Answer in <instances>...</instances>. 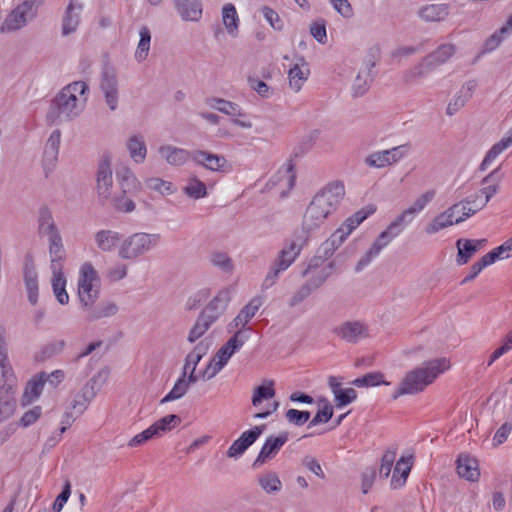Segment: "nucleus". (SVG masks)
<instances>
[{
	"mask_svg": "<svg viewBox=\"0 0 512 512\" xmlns=\"http://www.w3.org/2000/svg\"><path fill=\"white\" fill-rule=\"evenodd\" d=\"M288 439L289 433L286 431L281 432L277 436L271 435L267 437L258 456L254 460L252 467L258 468L265 464L267 461L273 459L284 446V444L288 441Z\"/></svg>",
	"mask_w": 512,
	"mask_h": 512,
	"instance_id": "obj_15",
	"label": "nucleus"
},
{
	"mask_svg": "<svg viewBox=\"0 0 512 512\" xmlns=\"http://www.w3.org/2000/svg\"><path fill=\"white\" fill-rule=\"evenodd\" d=\"M501 179L502 174L500 173L499 168L494 169L489 175L483 178L482 185H484V187L479 190L482 199L479 201V204L476 205L479 210H481L498 192L499 182Z\"/></svg>",
	"mask_w": 512,
	"mask_h": 512,
	"instance_id": "obj_24",
	"label": "nucleus"
},
{
	"mask_svg": "<svg viewBox=\"0 0 512 512\" xmlns=\"http://www.w3.org/2000/svg\"><path fill=\"white\" fill-rule=\"evenodd\" d=\"M308 236L300 237L297 241H292L288 246H285L278 254L276 259L279 266L282 268H289L291 264L299 256L303 245L307 242Z\"/></svg>",
	"mask_w": 512,
	"mask_h": 512,
	"instance_id": "obj_28",
	"label": "nucleus"
},
{
	"mask_svg": "<svg viewBox=\"0 0 512 512\" xmlns=\"http://www.w3.org/2000/svg\"><path fill=\"white\" fill-rule=\"evenodd\" d=\"M118 312V306L114 302L102 303L95 309L91 310L87 319L95 321L101 318L110 317Z\"/></svg>",
	"mask_w": 512,
	"mask_h": 512,
	"instance_id": "obj_52",
	"label": "nucleus"
},
{
	"mask_svg": "<svg viewBox=\"0 0 512 512\" xmlns=\"http://www.w3.org/2000/svg\"><path fill=\"white\" fill-rule=\"evenodd\" d=\"M397 235H399V230L390 229V225L385 231L381 232L373 243L372 247L358 261L355 267L356 272H360L366 266H368L370 262L379 255L381 250L386 247Z\"/></svg>",
	"mask_w": 512,
	"mask_h": 512,
	"instance_id": "obj_18",
	"label": "nucleus"
},
{
	"mask_svg": "<svg viewBox=\"0 0 512 512\" xmlns=\"http://www.w3.org/2000/svg\"><path fill=\"white\" fill-rule=\"evenodd\" d=\"M130 157L135 163H143L147 155L144 137L140 134L131 135L126 143Z\"/></svg>",
	"mask_w": 512,
	"mask_h": 512,
	"instance_id": "obj_31",
	"label": "nucleus"
},
{
	"mask_svg": "<svg viewBox=\"0 0 512 512\" xmlns=\"http://www.w3.org/2000/svg\"><path fill=\"white\" fill-rule=\"evenodd\" d=\"M276 394L273 380H266L264 384L254 388L252 395V405L260 406L263 401L272 399Z\"/></svg>",
	"mask_w": 512,
	"mask_h": 512,
	"instance_id": "obj_42",
	"label": "nucleus"
},
{
	"mask_svg": "<svg viewBox=\"0 0 512 512\" xmlns=\"http://www.w3.org/2000/svg\"><path fill=\"white\" fill-rule=\"evenodd\" d=\"M324 406L322 409L318 410L315 416L310 420L308 424V428H312L316 425L327 423L333 416V407L332 405L327 401L323 400Z\"/></svg>",
	"mask_w": 512,
	"mask_h": 512,
	"instance_id": "obj_60",
	"label": "nucleus"
},
{
	"mask_svg": "<svg viewBox=\"0 0 512 512\" xmlns=\"http://www.w3.org/2000/svg\"><path fill=\"white\" fill-rule=\"evenodd\" d=\"M180 423L181 418L178 415L170 414L159 419L154 424H152V426L154 427V429H156L158 436H161L163 433L172 430Z\"/></svg>",
	"mask_w": 512,
	"mask_h": 512,
	"instance_id": "obj_56",
	"label": "nucleus"
},
{
	"mask_svg": "<svg viewBox=\"0 0 512 512\" xmlns=\"http://www.w3.org/2000/svg\"><path fill=\"white\" fill-rule=\"evenodd\" d=\"M160 241L159 233H133L122 241L118 256L123 260H135L155 249Z\"/></svg>",
	"mask_w": 512,
	"mask_h": 512,
	"instance_id": "obj_8",
	"label": "nucleus"
},
{
	"mask_svg": "<svg viewBox=\"0 0 512 512\" xmlns=\"http://www.w3.org/2000/svg\"><path fill=\"white\" fill-rule=\"evenodd\" d=\"M184 192L193 199H200L207 195L206 185L197 178H191L184 187Z\"/></svg>",
	"mask_w": 512,
	"mask_h": 512,
	"instance_id": "obj_58",
	"label": "nucleus"
},
{
	"mask_svg": "<svg viewBox=\"0 0 512 512\" xmlns=\"http://www.w3.org/2000/svg\"><path fill=\"white\" fill-rule=\"evenodd\" d=\"M262 299L260 297L252 298L239 312V314L228 324V331L232 332L235 329L245 330L246 333L251 330L250 327L246 328L248 322L255 316L259 308L262 306Z\"/></svg>",
	"mask_w": 512,
	"mask_h": 512,
	"instance_id": "obj_20",
	"label": "nucleus"
},
{
	"mask_svg": "<svg viewBox=\"0 0 512 512\" xmlns=\"http://www.w3.org/2000/svg\"><path fill=\"white\" fill-rule=\"evenodd\" d=\"M140 40L135 52V58L141 62L144 61L149 53L151 32L147 26H142L139 31Z\"/></svg>",
	"mask_w": 512,
	"mask_h": 512,
	"instance_id": "obj_50",
	"label": "nucleus"
},
{
	"mask_svg": "<svg viewBox=\"0 0 512 512\" xmlns=\"http://www.w3.org/2000/svg\"><path fill=\"white\" fill-rule=\"evenodd\" d=\"M418 15L426 22L443 21L449 15V7L446 4L425 5L421 7Z\"/></svg>",
	"mask_w": 512,
	"mask_h": 512,
	"instance_id": "obj_32",
	"label": "nucleus"
},
{
	"mask_svg": "<svg viewBox=\"0 0 512 512\" xmlns=\"http://www.w3.org/2000/svg\"><path fill=\"white\" fill-rule=\"evenodd\" d=\"M449 367L450 362L446 358H436L424 362L405 375L399 387L392 394V399L396 400L402 395H413L422 392L439 374L449 369Z\"/></svg>",
	"mask_w": 512,
	"mask_h": 512,
	"instance_id": "obj_2",
	"label": "nucleus"
},
{
	"mask_svg": "<svg viewBox=\"0 0 512 512\" xmlns=\"http://www.w3.org/2000/svg\"><path fill=\"white\" fill-rule=\"evenodd\" d=\"M82 109L78 96L60 90L50 104L46 119L51 125H60L78 117Z\"/></svg>",
	"mask_w": 512,
	"mask_h": 512,
	"instance_id": "obj_6",
	"label": "nucleus"
},
{
	"mask_svg": "<svg viewBox=\"0 0 512 512\" xmlns=\"http://www.w3.org/2000/svg\"><path fill=\"white\" fill-rule=\"evenodd\" d=\"M374 212V208L367 207L348 217L343 222V224L330 236V238H328L320 245V247L317 249V253L325 261L328 260L351 234V232Z\"/></svg>",
	"mask_w": 512,
	"mask_h": 512,
	"instance_id": "obj_4",
	"label": "nucleus"
},
{
	"mask_svg": "<svg viewBox=\"0 0 512 512\" xmlns=\"http://www.w3.org/2000/svg\"><path fill=\"white\" fill-rule=\"evenodd\" d=\"M66 346L65 340H54L45 344L35 356L37 361L43 362L60 354Z\"/></svg>",
	"mask_w": 512,
	"mask_h": 512,
	"instance_id": "obj_48",
	"label": "nucleus"
},
{
	"mask_svg": "<svg viewBox=\"0 0 512 512\" xmlns=\"http://www.w3.org/2000/svg\"><path fill=\"white\" fill-rule=\"evenodd\" d=\"M100 89L103 93L105 103L111 111L118 108L119 91L116 70L111 66H104L101 74Z\"/></svg>",
	"mask_w": 512,
	"mask_h": 512,
	"instance_id": "obj_12",
	"label": "nucleus"
},
{
	"mask_svg": "<svg viewBox=\"0 0 512 512\" xmlns=\"http://www.w3.org/2000/svg\"><path fill=\"white\" fill-rule=\"evenodd\" d=\"M191 159L197 165L203 166L210 171L222 172L227 165V160L224 156L204 150L192 151Z\"/></svg>",
	"mask_w": 512,
	"mask_h": 512,
	"instance_id": "obj_21",
	"label": "nucleus"
},
{
	"mask_svg": "<svg viewBox=\"0 0 512 512\" xmlns=\"http://www.w3.org/2000/svg\"><path fill=\"white\" fill-rule=\"evenodd\" d=\"M38 235L47 237L50 260L65 259L66 251L62 236L56 225L52 211L48 206H41L38 210Z\"/></svg>",
	"mask_w": 512,
	"mask_h": 512,
	"instance_id": "obj_5",
	"label": "nucleus"
},
{
	"mask_svg": "<svg viewBox=\"0 0 512 512\" xmlns=\"http://www.w3.org/2000/svg\"><path fill=\"white\" fill-rule=\"evenodd\" d=\"M456 52L453 44L440 45L435 51L426 55L420 63L407 70L403 75L405 83H411L417 78H423L440 65L446 63Z\"/></svg>",
	"mask_w": 512,
	"mask_h": 512,
	"instance_id": "obj_7",
	"label": "nucleus"
},
{
	"mask_svg": "<svg viewBox=\"0 0 512 512\" xmlns=\"http://www.w3.org/2000/svg\"><path fill=\"white\" fill-rule=\"evenodd\" d=\"M232 290L231 286L219 290L200 313L215 323L225 313L231 301Z\"/></svg>",
	"mask_w": 512,
	"mask_h": 512,
	"instance_id": "obj_16",
	"label": "nucleus"
},
{
	"mask_svg": "<svg viewBox=\"0 0 512 512\" xmlns=\"http://www.w3.org/2000/svg\"><path fill=\"white\" fill-rule=\"evenodd\" d=\"M258 484L267 494H277L282 489V482L273 471L261 474L258 477Z\"/></svg>",
	"mask_w": 512,
	"mask_h": 512,
	"instance_id": "obj_40",
	"label": "nucleus"
},
{
	"mask_svg": "<svg viewBox=\"0 0 512 512\" xmlns=\"http://www.w3.org/2000/svg\"><path fill=\"white\" fill-rule=\"evenodd\" d=\"M412 460L413 457H404L402 456L395 464L396 472H401V476L396 477L392 475L390 486L393 489L401 488L408 478V475L412 468Z\"/></svg>",
	"mask_w": 512,
	"mask_h": 512,
	"instance_id": "obj_36",
	"label": "nucleus"
},
{
	"mask_svg": "<svg viewBox=\"0 0 512 512\" xmlns=\"http://www.w3.org/2000/svg\"><path fill=\"white\" fill-rule=\"evenodd\" d=\"M101 377V372L97 375H94L75 395L74 399L70 403L67 409L80 416L87 409L89 403L95 398L97 395L96 383L98 379Z\"/></svg>",
	"mask_w": 512,
	"mask_h": 512,
	"instance_id": "obj_14",
	"label": "nucleus"
},
{
	"mask_svg": "<svg viewBox=\"0 0 512 512\" xmlns=\"http://www.w3.org/2000/svg\"><path fill=\"white\" fill-rule=\"evenodd\" d=\"M457 473L468 481H477L480 476L477 460L469 455H460L457 459Z\"/></svg>",
	"mask_w": 512,
	"mask_h": 512,
	"instance_id": "obj_29",
	"label": "nucleus"
},
{
	"mask_svg": "<svg viewBox=\"0 0 512 512\" xmlns=\"http://www.w3.org/2000/svg\"><path fill=\"white\" fill-rule=\"evenodd\" d=\"M335 403L336 407H344L350 403H352L357 398V392L353 388H341L338 391H335Z\"/></svg>",
	"mask_w": 512,
	"mask_h": 512,
	"instance_id": "obj_62",
	"label": "nucleus"
},
{
	"mask_svg": "<svg viewBox=\"0 0 512 512\" xmlns=\"http://www.w3.org/2000/svg\"><path fill=\"white\" fill-rule=\"evenodd\" d=\"M249 334L245 330L239 329L234 335L217 351L213 357V361L219 359L225 365L231 356L236 353L247 341Z\"/></svg>",
	"mask_w": 512,
	"mask_h": 512,
	"instance_id": "obj_22",
	"label": "nucleus"
},
{
	"mask_svg": "<svg viewBox=\"0 0 512 512\" xmlns=\"http://www.w3.org/2000/svg\"><path fill=\"white\" fill-rule=\"evenodd\" d=\"M510 145H512V129L508 132L506 137L502 138L499 142L494 144L487 152L482 163L480 164V170H486L487 167L496 159V157Z\"/></svg>",
	"mask_w": 512,
	"mask_h": 512,
	"instance_id": "obj_37",
	"label": "nucleus"
},
{
	"mask_svg": "<svg viewBox=\"0 0 512 512\" xmlns=\"http://www.w3.org/2000/svg\"><path fill=\"white\" fill-rule=\"evenodd\" d=\"M213 101L217 105H212V106L214 108H216L218 111H220V112H222L224 114H227V115L232 116V117H235V116H239V117L245 116L244 113L242 112L241 108L239 107V105H237L234 102H231V101H228V100H224V99H221V98H214Z\"/></svg>",
	"mask_w": 512,
	"mask_h": 512,
	"instance_id": "obj_57",
	"label": "nucleus"
},
{
	"mask_svg": "<svg viewBox=\"0 0 512 512\" xmlns=\"http://www.w3.org/2000/svg\"><path fill=\"white\" fill-rule=\"evenodd\" d=\"M309 411H302L297 409H289L285 413V418L288 423L295 426H302L310 419Z\"/></svg>",
	"mask_w": 512,
	"mask_h": 512,
	"instance_id": "obj_63",
	"label": "nucleus"
},
{
	"mask_svg": "<svg viewBox=\"0 0 512 512\" xmlns=\"http://www.w3.org/2000/svg\"><path fill=\"white\" fill-rule=\"evenodd\" d=\"M41 0H25L17 5L5 18L0 26L1 33L15 32L27 25L37 16Z\"/></svg>",
	"mask_w": 512,
	"mask_h": 512,
	"instance_id": "obj_9",
	"label": "nucleus"
},
{
	"mask_svg": "<svg viewBox=\"0 0 512 512\" xmlns=\"http://www.w3.org/2000/svg\"><path fill=\"white\" fill-rule=\"evenodd\" d=\"M512 31V27L508 24V20L506 21V24L500 28L498 31H496L494 34H492L484 44V50L486 52H491L495 50L503 41V39L506 37V35L509 34V32Z\"/></svg>",
	"mask_w": 512,
	"mask_h": 512,
	"instance_id": "obj_53",
	"label": "nucleus"
},
{
	"mask_svg": "<svg viewBox=\"0 0 512 512\" xmlns=\"http://www.w3.org/2000/svg\"><path fill=\"white\" fill-rule=\"evenodd\" d=\"M451 207H457V211H454L455 224L465 221L467 218L480 211L477 206H475V208L469 206V201H460Z\"/></svg>",
	"mask_w": 512,
	"mask_h": 512,
	"instance_id": "obj_59",
	"label": "nucleus"
},
{
	"mask_svg": "<svg viewBox=\"0 0 512 512\" xmlns=\"http://www.w3.org/2000/svg\"><path fill=\"white\" fill-rule=\"evenodd\" d=\"M222 20L228 33L232 36H236L238 31L239 17L233 4L228 3L223 6Z\"/></svg>",
	"mask_w": 512,
	"mask_h": 512,
	"instance_id": "obj_44",
	"label": "nucleus"
},
{
	"mask_svg": "<svg viewBox=\"0 0 512 512\" xmlns=\"http://www.w3.org/2000/svg\"><path fill=\"white\" fill-rule=\"evenodd\" d=\"M133 196L132 194H123L122 192L114 191L111 194L110 199H108L107 203H110L111 206L118 212L130 213L135 209V203L130 198Z\"/></svg>",
	"mask_w": 512,
	"mask_h": 512,
	"instance_id": "obj_39",
	"label": "nucleus"
},
{
	"mask_svg": "<svg viewBox=\"0 0 512 512\" xmlns=\"http://www.w3.org/2000/svg\"><path fill=\"white\" fill-rule=\"evenodd\" d=\"M188 371H185L183 369V372L181 376L178 378L176 383L174 384L173 388L170 390V392L161 399L160 403L164 404L170 401H174L177 399L182 398L188 391V383H186V376Z\"/></svg>",
	"mask_w": 512,
	"mask_h": 512,
	"instance_id": "obj_47",
	"label": "nucleus"
},
{
	"mask_svg": "<svg viewBox=\"0 0 512 512\" xmlns=\"http://www.w3.org/2000/svg\"><path fill=\"white\" fill-rule=\"evenodd\" d=\"M380 57V48L378 46L371 47L367 59L365 60L364 67L358 72L352 84V96L354 98L365 95L374 80L372 69L375 67Z\"/></svg>",
	"mask_w": 512,
	"mask_h": 512,
	"instance_id": "obj_11",
	"label": "nucleus"
},
{
	"mask_svg": "<svg viewBox=\"0 0 512 512\" xmlns=\"http://www.w3.org/2000/svg\"><path fill=\"white\" fill-rule=\"evenodd\" d=\"M455 210L457 211V207H449L446 211L437 215L432 220V222L429 223L425 227V232L429 235L435 234L438 231L455 224V220H454V211Z\"/></svg>",
	"mask_w": 512,
	"mask_h": 512,
	"instance_id": "obj_33",
	"label": "nucleus"
},
{
	"mask_svg": "<svg viewBox=\"0 0 512 512\" xmlns=\"http://www.w3.org/2000/svg\"><path fill=\"white\" fill-rule=\"evenodd\" d=\"M214 324L213 321L207 319L202 313H200L190 329L188 333L187 340L189 343L196 342L199 338H201Z\"/></svg>",
	"mask_w": 512,
	"mask_h": 512,
	"instance_id": "obj_45",
	"label": "nucleus"
},
{
	"mask_svg": "<svg viewBox=\"0 0 512 512\" xmlns=\"http://www.w3.org/2000/svg\"><path fill=\"white\" fill-rule=\"evenodd\" d=\"M313 289L310 287V285L305 282L303 285L299 287V289L293 294V296L290 298L288 305L289 307L293 308L302 303L305 299H307L312 293Z\"/></svg>",
	"mask_w": 512,
	"mask_h": 512,
	"instance_id": "obj_64",
	"label": "nucleus"
},
{
	"mask_svg": "<svg viewBox=\"0 0 512 512\" xmlns=\"http://www.w3.org/2000/svg\"><path fill=\"white\" fill-rule=\"evenodd\" d=\"M113 186V172L109 158H103L98 165L96 173V190L102 205L110 199Z\"/></svg>",
	"mask_w": 512,
	"mask_h": 512,
	"instance_id": "obj_13",
	"label": "nucleus"
},
{
	"mask_svg": "<svg viewBox=\"0 0 512 512\" xmlns=\"http://www.w3.org/2000/svg\"><path fill=\"white\" fill-rule=\"evenodd\" d=\"M510 145H512V129L508 132L506 137L502 138L499 142L494 144L487 152L482 163L480 164V170H486L487 167L496 159V157Z\"/></svg>",
	"mask_w": 512,
	"mask_h": 512,
	"instance_id": "obj_38",
	"label": "nucleus"
},
{
	"mask_svg": "<svg viewBox=\"0 0 512 512\" xmlns=\"http://www.w3.org/2000/svg\"><path fill=\"white\" fill-rule=\"evenodd\" d=\"M44 385V372H40L33 376L25 387L22 396L23 405L30 404L33 400L37 399L41 395Z\"/></svg>",
	"mask_w": 512,
	"mask_h": 512,
	"instance_id": "obj_34",
	"label": "nucleus"
},
{
	"mask_svg": "<svg viewBox=\"0 0 512 512\" xmlns=\"http://www.w3.org/2000/svg\"><path fill=\"white\" fill-rule=\"evenodd\" d=\"M192 151L178 148L172 145H163L159 148V154L170 165L180 166L191 159Z\"/></svg>",
	"mask_w": 512,
	"mask_h": 512,
	"instance_id": "obj_30",
	"label": "nucleus"
},
{
	"mask_svg": "<svg viewBox=\"0 0 512 512\" xmlns=\"http://www.w3.org/2000/svg\"><path fill=\"white\" fill-rule=\"evenodd\" d=\"M208 347L204 345L202 342L198 343L191 352L185 358L184 370L188 371L190 368V363L194 365H198L201 361L202 357L207 353Z\"/></svg>",
	"mask_w": 512,
	"mask_h": 512,
	"instance_id": "obj_61",
	"label": "nucleus"
},
{
	"mask_svg": "<svg viewBox=\"0 0 512 512\" xmlns=\"http://www.w3.org/2000/svg\"><path fill=\"white\" fill-rule=\"evenodd\" d=\"M309 74V67L303 68L293 65L288 71L290 88L295 92H299L303 84L307 81Z\"/></svg>",
	"mask_w": 512,
	"mask_h": 512,
	"instance_id": "obj_41",
	"label": "nucleus"
},
{
	"mask_svg": "<svg viewBox=\"0 0 512 512\" xmlns=\"http://www.w3.org/2000/svg\"><path fill=\"white\" fill-rule=\"evenodd\" d=\"M458 254L456 262L458 265L468 263L471 257L477 252V248L471 239H458L456 242Z\"/></svg>",
	"mask_w": 512,
	"mask_h": 512,
	"instance_id": "obj_46",
	"label": "nucleus"
},
{
	"mask_svg": "<svg viewBox=\"0 0 512 512\" xmlns=\"http://www.w3.org/2000/svg\"><path fill=\"white\" fill-rule=\"evenodd\" d=\"M98 280V273L93 265L84 263L78 280V297L84 309H90L99 297V290L93 285Z\"/></svg>",
	"mask_w": 512,
	"mask_h": 512,
	"instance_id": "obj_10",
	"label": "nucleus"
},
{
	"mask_svg": "<svg viewBox=\"0 0 512 512\" xmlns=\"http://www.w3.org/2000/svg\"><path fill=\"white\" fill-rule=\"evenodd\" d=\"M351 384L360 388L373 387L378 385H389L390 383L384 380V374L382 372L375 371L354 379Z\"/></svg>",
	"mask_w": 512,
	"mask_h": 512,
	"instance_id": "obj_49",
	"label": "nucleus"
},
{
	"mask_svg": "<svg viewBox=\"0 0 512 512\" xmlns=\"http://www.w3.org/2000/svg\"><path fill=\"white\" fill-rule=\"evenodd\" d=\"M396 453H397L396 447L389 448L384 452V454L381 458V463H380L379 472H378L380 478L386 479L389 477L392 467H393V464L396 459Z\"/></svg>",
	"mask_w": 512,
	"mask_h": 512,
	"instance_id": "obj_54",
	"label": "nucleus"
},
{
	"mask_svg": "<svg viewBox=\"0 0 512 512\" xmlns=\"http://www.w3.org/2000/svg\"><path fill=\"white\" fill-rule=\"evenodd\" d=\"M254 442L255 439L248 430L243 432L241 436L236 439L229 447L227 450V456L230 458H235L242 455Z\"/></svg>",
	"mask_w": 512,
	"mask_h": 512,
	"instance_id": "obj_43",
	"label": "nucleus"
},
{
	"mask_svg": "<svg viewBox=\"0 0 512 512\" xmlns=\"http://www.w3.org/2000/svg\"><path fill=\"white\" fill-rule=\"evenodd\" d=\"M121 239V235L113 230H100L95 234V243L99 250L103 252L112 251Z\"/></svg>",
	"mask_w": 512,
	"mask_h": 512,
	"instance_id": "obj_35",
	"label": "nucleus"
},
{
	"mask_svg": "<svg viewBox=\"0 0 512 512\" xmlns=\"http://www.w3.org/2000/svg\"><path fill=\"white\" fill-rule=\"evenodd\" d=\"M334 267L335 266L333 262L328 263L320 270L315 271V274H313L306 282L314 291L319 289L332 275Z\"/></svg>",
	"mask_w": 512,
	"mask_h": 512,
	"instance_id": "obj_51",
	"label": "nucleus"
},
{
	"mask_svg": "<svg viewBox=\"0 0 512 512\" xmlns=\"http://www.w3.org/2000/svg\"><path fill=\"white\" fill-rule=\"evenodd\" d=\"M345 194L341 182H332L321 189L308 204L301 223L302 232L309 236L319 230L338 208Z\"/></svg>",
	"mask_w": 512,
	"mask_h": 512,
	"instance_id": "obj_1",
	"label": "nucleus"
},
{
	"mask_svg": "<svg viewBox=\"0 0 512 512\" xmlns=\"http://www.w3.org/2000/svg\"><path fill=\"white\" fill-rule=\"evenodd\" d=\"M116 179L119 191L123 194L135 195L140 189L139 181L132 170L127 166H123L116 170Z\"/></svg>",
	"mask_w": 512,
	"mask_h": 512,
	"instance_id": "obj_26",
	"label": "nucleus"
},
{
	"mask_svg": "<svg viewBox=\"0 0 512 512\" xmlns=\"http://www.w3.org/2000/svg\"><path fill=\"white\" fill-rule=\"evenodd\" d=\"M83 4L78 0H70L62 19V35L68 36L74 33L80 24V15Z\"/></svg>",
	"mask_w": 512,
	"mask_h": 512,
	"instance_id": "obj_23",
	"label": "nucleus"
},
{
	"mask_svg": "<svg viewBox=\"0 0 512 512\" xmlns=\"http://www.w3.org/2000/svg\"><path fill=\"white\" fill-rule=\"evenodd\" d=\"M333 333L342 340L353 344L369 336L367 325L357 320L341 323L333 329Z\"/></svg>",
	"mask_w": 512,
	"mask_h": 512,
	"instance_id": "obj_17",
	"label": "nucleus"
},
{
	"mask_svg": "<svg viewBox=\"0 0 512 512\" xmlns=\"http://www.w3.org/2000/svg\"><path fill=\"white\" fill-rule=\"evenodd\" d=\"M24 284L28 295V301L35 305L38 301V276L32 261L24 264L23 271Z\"/></svg>",
	"mask_w": 512,
	"mask_h": 512,
	"instance_id": "obj_27",
	"label": "nucleus"
},
{
	"mask_svg": "<svg viewBox=\"0 0 512 512\" xmlns=\"http://www.w3.org/2000/svg\"><path fill=\"white\" fill-rule=\"evenodd\" d=\"M17 379L8 359L6 330L0 326V392L5 395L0 397V422L10 418L15 411L16 401L10 396L16 386Z\"/></svg>",
	"mask_w": 512,
	"mask_h": 512,
	"instance_id": "obj_3",
	"label": "nucleus"
},
{
	"mask_svg": "<svg viewBox=\"0 0 512 512\" xmlns=\"http://www.w3.org/2000/svg\"><path fill=\"white\" fill-rule=\"evenodd\" d=\"M210 262L225 273H232L234 264L229 255L225 252L216 251L210 256Z\"/></svg>",
	"mask_w": 512,
	"mask_h": 512,
	"instance_id": "obj_55",
	"label": "nucleus"
},
{
	"mask_svg": "<svg viewBox=\"0 0 512 512\" xmlns=\"http://www.w3.org/2000/svg\"><path fill=\"white\" fill-rule=\"evenodd\" d=\"M174 6L184 21L198 22L202 17L201 0H174Z\"/></svg>",
	"mask_w": 512,
	"mask_h": 512,
	"instance_id": "obj_25",
	"label": "nucleus"
},
{
	"mask_svg": "<svg viewBox=\"0 0 512 512\" xmlns=\"http://www.w3.org/2000/svg\"><path fill=\"white\" fill-rule=\"evenodd\" d=\"M65 259L50 260L52 271V289L57 301L61 305L69 303V295L66 291V278L63 273V261Z\"/></svg>",
	"mask_w": 512,
	"mask_h": 512,
	"instance_id": "obj_19",
	"label": "nucleus"
}]
</instances>
